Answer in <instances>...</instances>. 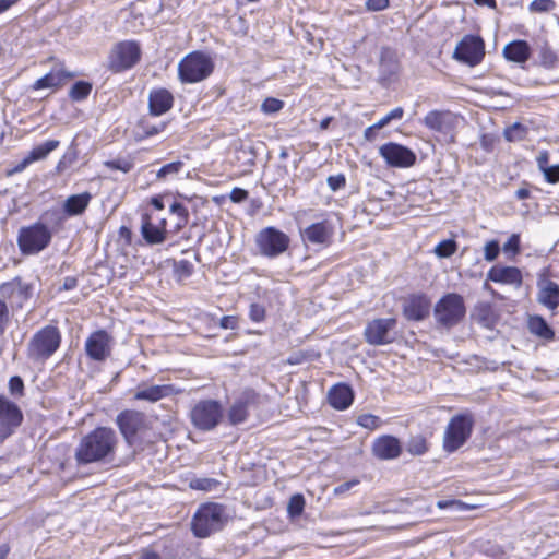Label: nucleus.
<instances>
[{
  "instance_id": "1",
  "label": "nucleus",
  "mask_w": 559,
  "mask_h": 559,
  "mask_svg": "<svg viewBox=\"0 0 559 559\" xmlns=\"http://www.w3.org/2000/svg\"><path fill=\"white\" fill-rule=\"evenodd\" d=\"M118 442L117 433L111 428H95L78 443L74 451L76 465L114 462Z\"/></svg>"
},
{
  "instance_id": "2",
  "label": "nucleus",
  "mask_w": 559,
  "mask_h": 559,
  "mask_svg": "<svg viewBox=\"0 0 559 559\" xmlns=\"http://www.w3.org/2000/svg\"><path fill=\"white\" fill-rule=\"evenodd\" d=\"M226 522L224 506L215 502L199 507L191 521V530L195 537L206 538L221 531Z\"/></svg>"
},
{
  "instance_id": "3",
  "label": "nucleus",
  "mask_w": 559,
  "mask_h": 559,
  "mask_svg": "<svg viewBox=\"0 0 559 559\" xmlns=\"http://www.w3.org/2000/svg\"><path fill=\"white\" fill-rule=\"evenodd\" d=\"M465 314L464 298L456 293L443 295L433 307V317L437 325L447 330L457 325Z\"/></svg>"
},
{
  "instance_id": "4",
  "label": "nucleus",
  "mask_w": 559,
  "mask_h": 559,
  "mask_svg": "<svg viewBox=\"0 0 559 559\" xmlns=\"http://www.w3.org/2000/svg\"><path fill=\"white\" fill-rule=\"evenodd\" d=\"M214 69L212 59L203 52L188 53L178 63V76L182 83H198L211 75Z\"/></svg>"
},
{
  "instance_id": "5",
  "label": "nucleus",
  "mask_w": 559,
  "mask_h": 559,
  "mask_svg": "<svg viewBox=\"0 0 559 559\" xmlns=\"http://www.w3.org/2000/svg\"><path fill=\"white\" fill-rule=\"evenodd\" d=\"M52 238L47 225L36 222L29 226H23L17 234V246L22 254L33 255L45 250Z\"/></svg>"
},
{
  "instance_id": "6",
  "label": "nucleus",
  "mask_w": 559,
  "mask_h": 559,
  "mask_svg": "<svg viewBox=\"0 0 559 559\" xmlns=\"http://www.w3.org/2000/svg\"><path fill=\"white\" fill-rule=\"evenodd\" d=\"M61 334L58 328L47 325L37 331L27 345V356L34 361H45L59 348Z\"/></svg>"
},
{
  "instance_id": "7",
  "label": "nucleus",
  "mask_w": 559,
  "mask_h": 559,
  "mask_svg": "<svg viewBox=\"0 0 559 559\" xmlns=\"http://www.w3.org/2000/svg\"><path fill=\"white\" fill-rule=\"evenodd\" d=\"M224 409L216 400H201L190 411L189 417L192 426L207 432L214 430L223 419Z\"/></svg>"
},
{
  "instance_id": "8",
  "label": "nucleus",
  "mask_w": 559,
  "mask_h": 559,
  "mask_svg": "<svg viewBox=\"0 0 559 559\" xmlns=\"http://www.w3.org/2000/svg\"><path fill=\"white\" fill-rule=\"evenodd\" d=\"M474 423V417L469 413L453 416L443 435V450L448 453L459 450L469 439Z\"/></svg>"
},
{
  "instance_id": "9",
  "label": "nucleus",
  "mask_w": 559,
  "mask_h": 559,
  "mask_svg": "<svg viewBox=\"0 0 559 559\" xmlns=\"http://www.w3.org/2000/svg\"><path fill=\"white\" fill-rule=\"evenodd\" d=\"M141 47L135 40H122L115 44L107 57V69L120 73L133 68L141 59Z\"/></svg>"
},
{
  "instance_id": "10",
  "label": "nucleus",
  "mask_w": 559,
  "mask_h": 559,
  "mask_svg": "<svg viewBox=\"0 0 559 559\" xmlns=\"http://www.w3.org/2000/svg\"><path fill=\"white\" fill-rule=\"evenodd\" d=\"M290 239L275 227H265L255 236V243L260 253L267 258H276L289 247Z\"/></svg>"
},
{
  "instance_id": "11",
  "label": "nucleus",
  "mask_w": 559,
  "mask_h": 559,
  "mask_svg": "<svg viewBox=\"0 0 559 559\" xmlns=\"http://www.w3.org/2000/svg\"><path fill=\"white\" fill-rule=\"evenodd\" d=\"M395 318H378L369 321L364 330L366 342L372 346H381L395 340Z\"/></svg>"
},
{
  "instance_id": "12",
  "label": "nucleus",
  "mask_w": 559,
  "mask_h": 559,
  "mask_svg": "<svg viewBox=\"0 0 559 559\" xmlns=\"http://www.w3.org/2000/svg\"><path fill=\"white\" fill-rule=\"evenodd\" d=\"M485 56V43L475 35L464 36L456 45L453 58L469 67L479 64Z\"/></svg>"
},
{
  "instance_id": "13",
  "label": "nucleus",
  "mask_w": 559,
  "mask_h": 559,
  "mask_svg": "<svg viewBox=\"0 0 559 559\" xmlns=\"http://www.w3.org/2000/svg\"><path fill=\"white\" fill-rule=\"evenodd\" d=\"M380 156L390 167L408 168L415 165L416 154L411 148L394 142H389L380 146Z\"/></svg>"
},
{
  "instance_id": "14",
  "label": "nucleus",
  "mask_w": 559,
  "mask_h": 559,
  "mask_svg": "<svg viewBox=\"0 0 559 559\" xmlns=\"http://www.w3.org/2000/svg\"><path fill=\"white\" fill-rule=\"evenodd\" d=\"M22 421L23 413L20 407L5 396L0 395V441L10 437Z\"/></svg>"
},
{
  "instance_id": "15",
  "label": "nucleus",
  "mask_w": 559,
  "mask_h": 559,
  "mask_svg": "<svg viewBox=\"0 0 559 559\" xmlns=\"http://www.w3.org/2000/svg\"><path fill=\"white\" fill-rule=\"evenodd\" d=\"M114 337L105 330L93 332L85 341V353L95 361H105L110 355Z\"/></svg>"
},
{
  "instance_id": "16",
  "label": "nucleus",
  "mask_w": 559,
  "mask_h": 559,
  "mask_svg": "<svg viewBox=\"0 0 559 559\" xmlns=\"http://www.w3.org/2000/svg\"><path fill=\"white\" fill-rule=\"evenodd\" d=\"M431 310V299L424 293L412 294L403 302V314L409 321L425 320Z\"/></svg>"
},
{
  "instance_id": "17",
  "label": "nucleus",
  "mask_w": 559,
  "mask_h": 559,
  "mask_svg": "<svg viewBox=\"0 0 559 559\" xmlns=\"http://www.w3.org/2000/svg\"><path fill=\"white\" fill-rule=\"evenodd\" d=\"M259 395L253 390H245L228 409L230 425H239L247 420L249 409L258 403Z\"/></svg>"
},
{
  "instance_id": "18",
  "label": "nucleus",
  "mask_w": 559,
  "mask_h": 559,
  "mask_svg": "<svg viewBox=\"0 0 559 559\" xmlns=\"http://www.w3.org/2000/svg\"><path fill=\"white\" fill-rule=\"evenodd\" d=\"M116 423L129 444L134 442L138 432L144 427V414L136 411H124L117 416Z\"/></svg>"
},
{
  "instance_id": "19",
  "label": "nucleus",
  "mask_w": 559,
  "mask_h": 559,
  "mask_svg": "<svg viewBox=\"0 0 559 559\" xmlns=\"http://www.w3.org/2000/svg\"><path fill=\"white\" fill-rule=\"evenodd\" d=\"M75 73L68 71L61 62L56 63L52 69L44 76L36 80L31 88L33 91L51 88L58 90L62 87L69 80L73 79Z\"/></svg>"
},
{
  "instance_id": "20",
  "label": "nucleus",
  "mask_w": 559,
  "mask_h": 559,
  "mask_svg": "<svg viewBox=\"0 0 559 559\" xmlns=\"http://www.w3.org/2000/svg\"><path fill=\"white\" fill-rule=\"evenodd\" d=\"M141 235L148 245H160L166 240V219L160 218L158 224L153 222L150 214L145 213L141 217Z\"/></svg>"
},
{
  "instance_id": "21",
  "label": "nucleus",
  "mask_w": 559,
  "mask_h": 559,
  "mask_svg": "<svg viewBox=\"0 0 559 559\" xmlns=\"http://www.w3.org/2000/svg\"><path fill=\"white\" fill-rule=\"evenodd\" d=\"M457 118L448 110H431L424 117V124L436 132L451 133L455 128Z\"/></svg>"
},
{
  "instance_id": "22",
  "label": "nucleus",
  "mask_w": 559,
  "mask_h": 559,
  "mask_svg": "<svg viewBox=\"0 0 559 559\" xmlns=\"http://www.w3.org/2000/svg\"><path fill=\"white\" fill-rule=\"evenodd\" d=\"M487 281L512 285L520 288L523 283L522 272L515 266L493 265L487 273Z\"/></svg>"
},
{
  "instance_id": "23",
  "label": "nucleus",
  "mask_w": 559,
  "mask_h": 559,
  "mask_svg": "<svg viewBox=\"0 0 559 559\" xmlns=\"http://www.w3.org/2000/svg\"><path fill=\"white\" fill-rule=\"evenodd\" d=\"M177 391L171 384H155L148 385L146 383H140L134 392L133 399L136 401H147L150 403H156L165 397L175 394Z\"/></svg>"
},
{
  "instance_id": "24",
  "label": "nucleus",
  "mask_w": 559,
  "mask_h": 559,
  "mask_svg": "<svg viewBox=\"0 0 559 559\" xmlns=\"http://www.w3.org/2000/svg\"><path fill=\"white\" fill-rule=\"evenodd\" d=\"M402 447L397 438L384 435L377 438L372 444V453L380 460H393L400 456Z\"/></svg>"
},
{
  "instance_id": "25",
  "label": "nucleus",
  "mask_w": 559,
  "mask_h": 559,
  "mask_svg": "<svg viewBox=\"0 0 559 559\" xmlns=\"http://www.w3.org/2000/svg\"><path fill=\"white\" fill-rule=\"evenodd\" d=\"M332 235L333 228L326 221L313 223L301 231L304 241L321 246H328Z\"/></svg>"
},
{
  "instance_id": "26",
  "label": "nucleus",
  "mask_w": 559,
  "mask_h": 559,
  "mask_svg": "<svg viewBox=\"0 0 559 559\" xmlns=\"http://www.w3.org/2000/svg\"><path fill=\"white\" fill-rule=\"evenodd\" d=\"M174 103L171 93L166 88L153 90L148 96L150 112L153 116H160L167 112Z\"/></svg>"
},
{
  "instance_id": "27",
  "label": "nucleus",
  "mask_w": 559,
  "mask_h": 559,
  "mask_svg": "<svg viewBox=\"0 0 559 559\" xmlns=\"http://www.w3.org/2000/svg\"><path fill=\"white\" fill-rule=\"evenodd\" d=\"M329 403L335 409H346L350 406L354 400V393L352 389L346 384L334 385L329 391Z\"/></svg>"
},
{
  "instance_id": "28",
  "label": "nucleus",
  "mask_w": 559,
  "mask_h": 559,
  "mask_svg": "<svg viewBox=\"0 0 559 559\" xmlns=\"http://www.w3.org/2000/svg\"><path fill=\"white\" fill-rule=\"evenodd\" d=\"M530 55L531 49L525 40H514L507 44L503 48L506 59L513 62L523 63L528 60Z\"/></svg>"
},
{
  "instance_id": "29",
  "label": "nucleus",
  "mask_w": 559,
  "mask_h": 559,
  "mask_svg": "<svg viewBox=\"0 0 559 559\" xmlns=\"http://www.w3.org/2000/svg\"><path fill=\"white\" fill-rule=\"evenodd\" d=\"M537 300L551 310L556 309L559 306V285L551 281L545 282L539 288Z\"/></svg>"
},
{
  "instance_id": "30",
  "label": "nucleus",
  "mask_w": 559,
  "mask_h": 559,
  "mask_svg": "<svg viewBox=\"0 0 559 559\" xmlns=\"http://www.w3.org/2000/svg\"><path fill=\"white\" fill-rule=\"evenodd\" d=\"M527 329L531 334L544 341H552L555 338V331L549 326L546 320L540 316H530L527 321Z\"/></svg>"
},
{
  "instance_id": "31",
  "label": "nucleus",
  "mask_w": 559,
  "mask_h": 559,
  "mask_svg": "<svg viewBox=\"0 0 559 559\" xmlns=\"http://www.w3.org/2000/svg\"><path fill=\"white\" fill-rule=\"evenodd\" d=\"M92 195L90 192L70 195L63 204V211L69 216L82 214L91 202Z\"/></svg>"
},
{
  "instance_id": "32",
  "label": "nucleus",
  "mask_w": 559,
  "mask_h": 559,
  "mask_svg": "<svg viewBox=\"0 0 559 559\" xmlns=\"http://www.w3.org/2000/svg\"><path fill=\"white\" fill-rule=\"evenodd\" d=\"M475 321L486 329H492L496 324V316L489 304L481 302L476 306L474 313Z\"/></svg>"
},
{
  "instance_id": "33",
  "label": "nucleus",
  "mask_w": 559,
  "mask_h": 559,
  "mask_svg": "<svg viewBox=\"0 0 559 559\" xmlns=\"http://www.w3.org/2000/svg\"><path fill=\"white\" fill-rule=\"evenodd\" d=\"M60 145L58 140H48L37 146H35L27 155L28 159L33 163L36 160L44 159L49 153L55 151Z\"/></svg>"
},
{
  "instance_id": "34",
  "label": "nucleus",
  "mask_w": 559,
  "mask_h": 559,
  "mask_svg": "<svg viewBox=\"0 0 559 559\" xmlns=\"http://www.w3.org/2000/svg\"><path fill=\"white\" fill-rule=\"evenodd\" d=\"M428 442L423 435H416L409 438L406 450L412 455H423L428 451Z\"/></svg>"
},
{
  "instance_id": "35",
  "label": "nucleus",
  "mask_w": 559,
  "mask_h": 559,
  "mask_svg": "<svg viewBox=\"0 0 559 559\" xmlns=\"http://www.w3.org/2000/svg\"><path fill=\"white\" fill-rule=\"evenodd\" d=\"M92 91V84L86 81L75 82L69 91V97L74 102L85 99Z\"/></svg>"
},
{
  "instance_id": "36",
  "label": "nucleus",
  "mask_w": 559,
  "mask_h": 559,
  "mask_svg": "<svg viewBox=\"0 0 559 559\" xmlns=\"http://www.w3.org/2000/svg\"><path fill=\"white\" fill-rule=\"evenodd\" d=\"M183 166L185 164L180 160L168 163L156 173V179L166 180L169 177H174L182 170Z\"/></svg>"
},
{
  "instance_id": "37",
  "label": "nucleus",
  "mask_w": 559,
  "mask_h": 559,
  "mask_svg": "<svg viewBox=\"0 0 559 559\" xmlns=\"http://www.w3.org/2000/svg\"><path fill=\"white\" fill-rule=\"evenodd\" d=\"M219 481L215 478L200 477L190 480V488L202 491H212L217 488Z\"/></svg>"
},
{
  "instance_id": "38",
  "label": "nucleus",
  "mask_w": 559,
  "mask_h": 559,
  "mask_svg": "<svg viewBox=\"0 0 559 559\" xmlns=\"http://www.w3.org/2000/svg\"><path fill=\"white\" fill-rule=\"evenodd\" d=\"M457 248L456 242L453 239H447L439 242L435 248V253L439 258H449L455 253Z\"/></svg>"
},
{
  "instance_id": "39",
  "label": "nucleus",
  "mask_w": 559,
  "mask_h": 559,
  "mask_svg": "<svg viewBox=\"0 0 559 559\" xmlns=\"http://www.w3.org/2000/svg\"><path fill=\"white\" fill-rule=\"evenodd\" d=\"M305 508V498L302 495H294L290 497L287 504V512L290 516H299Z\"/></svg>"
},
{
  "instance_id": "40",
  "label": "nucleus",
  "mask_w": 559,
  "mask_h": 559,
  "mask_svg": "<svg viewBox=\"0 0 559 559\" xmlns=\"http://www.w3.org/2000/svg\"><path fill=\"white\" fill-rule=\"evenodd\" d=\"M357 424L369 430L377 429L381 426L382 420L380 417L372 414H362L357 417Z\"/></svg>"
},
{
  "instance_id": "41",
  "label": "nucleus",
  "mask_w": 559,
  "mask_h": 559,
  "mask_svg": "<svg viewBox=\"0 0 559 559\" xmlns=\"http://www.w3.org/2000/svg\"><path fill=\"white\" fill-rule=\"evenodd\" d=\"M169 211H170V213L176 214L178 216V219H179L177 223L178 228H181L183 225L187 224L189 213H188L187 207L183 204H181L179 202H174L170 205Z\"/></svg>"
},
{
  "instance_id": "42",
  "label": "nucleus",
  "mask_w": 559,
  "mask_h": 559,
  "mask_svg": "<svg viewBox=\"0 0 559 559\" xmlns=\"http://www.w3.org/2000/svg\"><path fill=\"white\" fill-rule=\"evenodd\" d=\"M105 166L110 169L120 170L122 173H129L133 168L134 164L129 158H118L105 162Z\"/></svg>"
},
{
  "instance_id": "43",
  "label": "nucleus",
  "mask_w": 559,
  "mask_h": 559,
  "mask_svg": "<svg viewBox=\"0 0 559 559\" xmlns=\"http://www.w3.org/2000/svg\"><path fill=\"white\" fill-rule=\"evenodd\" d=\"M284 107V102L274 97L266 98L262 105L261 110L264 114L271 115L278 112Z\"/></svg>"
},
{
  "instance_id": "44",
  "label": "nucleus",
  "mask_w": 559,
  "mask_h": 559,
  "mask_svg": "<svg viewBox=\"0 0 559 559\" xmlns=\"http://www.w3.org/2000/svg\"><path fill=\"white\" fill-rule=\"evenodd\" d=\"M175 274L179 280L189 277L193 272V265L188 260H180L175 263Z\"/></svg>"
},
{
  "instance_id": "45",
  "label": "nucleus",
  "mask_w": 559,
  "mask_h": 559,
  "mask_svg": "<svg viewBox=\"0 0 559 559\" xmlns=\"http://www.w3.org/2000/svg\"><path fill=\"white\" fill-rule=\"evenodd\" d=\"M525 129L520 123H514L507 128L504 136L509 142L520 141L524 138Z\"/></svg>"
},
{
  "instance_id": "46",
  "label": "nucleus",
  "mask_w": 559,
  "mask_h": 559,
  "mask_svg": "<svg viewBox=\"0 0 559 559\" xmlns=\"http://www.w3.org/2000/svg\"><path fill=\"white\" fill-rule=\"evenodd\" d=\"M500 252V245L497 240L488 241L484 247V258L488 262H492L497 259Z\"/></svg>"
},
{
  "instance_id": "47",
  "label": "nucleus",
  "mask_w": 559,
  "mask_h": 559,
  "mask_svg": "<svg viewBox=\"0 0 559 559\" xmlns=\"http://www.w3.org/2000/svg\"><path fill=\"white\" fill-rule=\"evenodd\" d=\"M555 8V2L552 0H533L530 4V10L532 12L544 13L549 12Z\"/></svg>"
},
{
  "instance_id": "48",
  "label": "nucleus",
  "mask_w": 559,
  "mask_h": 559,
  "mask_svg": "<svg viewBox=\"0 0 559 559\" xmlns=\"http://www.w3.org/2000/svg\"><path fill=\"white\" fill-rule=\"evenodd\" d=\"M249 318L253 322H257V323L262 322L265 319L264 306L257 304V302L251 304L250 309H249Z\"/></svg>"
},
{
  "instance_id": "49",
  "label": "nucleus",
  "mask_w": 559,
  "mask_h": 559,
  "mask_svg": "<svg viewBox=\"0 0 559 559\" xmlns=\"http://www.w3.org/2000/svg\"><path fill=\"white\" fill-rule=\"evenodd\" d=\"M326 183L329 188L335 192L346 186V177L343 174H337L334 176H329L326 179Z\"/></svg>"
},
{
  "instance_id": "50",
  "label": "nucleus",
  "mask_w": 559,
  "mask_h": 559,
  "mask_svg": "<svg viewBox=\"0 0 559 559\" xmlns=\"http://www.w3.org/2000/svg\"><path fill=\"white\" fill-rule=\"evenodd\" d=\"M506 253L516 254L520 251V236L518 234H512L508 241L502 247Z\"/></svg>"
},
{
  "instance_id": "51",
  "label": "nucleus",
  "mask_w": 559,
  "mask_h": 559,
  "mask_svg": "<svg viewBox=\"0 0 559 559\" xmlns=\"http://www.w3.org/2000/svg\"><path fill=\"white\" fill-rule=\"evenodd\" d=\"M9 390L12 395L22 396L24 391V382L21 377H11L9 381Z\"/></svg>"
},
{
  "instance_id": "52",
  "label": "nucleus",
  "mask_w": 559,
  "mask_h": 559,
  "mask_svg": "<svg viewBox=\"0 0 559 559\" xmlns=\"http://www.w3.org/2000/svg\"><path fill=\"white\" fill-rule=\"evenodd\" d=\"M10 322L9 308L7 304L0 299V335H2Z\"/></svg>"
},
{
  "instance_id": "53",
  "label": "nucleus",
  "mask_w": 559,
  "mask_h": 559,
  "mask_svg": "<svg viewBox=\"0 0 559 559\" xmlns=\"http://www.w3.org/2000/svg\"><path fill=\"white\" fill-rule=\"evenodd\" d=\"M542 173L544 174L545 180L547 182H559V165L548 166L547 168L543 169Z\"/></svg>"
},
{
  "instance_id": "54",
  "label": "nucleus",
  "mask_w": 559,
  "mask_h": 559,
  "mask_svg": "<svg viewBox=\"0 0 559 559\" xmlns=\"http://www.w3.org/2000/svg\"><path fill=\"white\" fill-rule=\"evenodd\" d=\"M390 4L389 0H367L365 5L368 11L378 12L385 10Z\"/></svg>"
},
{
  "instance_id": "55",
  "label": "nucleus",
  "mask_w": 559,
  "mask_h": 559,
  "mask_svg": "<svg viewBox=\"0 0 559 559\" xmlns=\"http://www.w3.org/2000/svg\"><path fill=\"white\" fill-rule=\"evenodd\" d=\"M219 326L224 330H235L238 328V318L235 316H224L219 320Z\"/></svg>"
},
{
  "instance_id": "56",
  "label": "nucleus",
  "mask_w": 559,
  "mask_h": 559,
  "mask_svg": "<svg viewBox=\"0 0 559 559\" xmlns=\"http://www.w3.org/2000/svg\"><path fill=\"white\" fill-rule=\"evenodd\" d=\"M248 195L247 190L236 187L231 190L229 198L234 203H240L247 200Z\"/></svg>"
},
{
  "instance_id": "57",
  "label": "nucleus",
  "mask_w": 559,
  "mask_h": 559,
  "mask_svg": "<svg viewBox=\"0 0 559 559\" xmlns=\"http://www.w3.org/2000/svg\"><path fill=\"white\" fill-rule=\"evenodd\" d=\"M536 162H537V166L539 168V170L542 171L543 169L547 168L549 165H548V162H549V154L547 151H543L538 154L537 158H536Z\"/></svg>"
},
{
  "instance_id": "58",
  "label": "nucleus",
  "mask_w": 559,
  "mask_h": 559,
  "mask_svg": "<svg viewBox=\"0 0 559 559\" xmlns=\"http://www.w3.org/2000/svg\"><path fill=\"white\" fill-rule=\"evenodd\" d=\"M32 162L26 156L23 160H21L19 164H16L11 170L8 171V175H13L16 173L23 171Z\"/></svg>"
},
{
  "instance_id": "59",
  "label": "nucleus",
  "mask_w": 559,
  "mask_h": 559,
  "mask_svg": "<svg viewBox=\"0 0 559 559\" xmlns=\"http://www.w3.org/2000/svg\"><path fill=\"white\" fill-rule=\"evenodd\" d=\"M78 286V280L73 276H67L63 280L62 286L60 289L62 290H71Z\"/></svg>"
},
{
  "instance_id": "60",
  "label": "nucleus",
  "mask_w": 559,
  "mask_h": 559,
  "mask_svg": "<svg viewBox=\"0 0 559 559\" xmlns=\"http://www.w3.org/2000/svg\"><path fill=\"white\" fill-rule=\"evenodd\" d=\"M357 484H358V480H350V481L343 483L334 489V492L343 493V492L349 490L353 486H355Z\"/></svg>"
},
{
  "instance_id": "61",
  "label": "nucleus",
  "mask_w": 559,
  "mask_h": 559,
  "mask_svg": "<svg viewBox=\"0 0 559 559\" xmlns=\"http://www.w3.org/2000/svg\"><path fill=\"white\" fill-rule=\"evenodd\" d=\"M138 559H163L157 552L151 549H143Z\"/></svg>"
},
{
  "instance_id": "62",
  "label": "nucleus",
  "mask_w": 559,
  "mask_h": 559,
  "mask_svg": "<svg viewBox=\"0 0 559 559\" xmlns=\"http://www.w3.org/2000/svg\"><path fill=\"white\" fill-rule=\"evenodd\" d=\"M391 120H400L403 118L404 110L402 107H396L386 114Z\"/></svg>"
},
{
  "instance_id": "63",
  "label": "nucleus",
  "mask_w": 559,
  "mask_h": 559,
  "mask_svg": "<svg viewBox=\"0 0 559 559\" xmlns=\"http://www.w3.org/2000/svg\"><path fill=\"white\" fill-rule=\"evenodd\" d=\"M379 129L372 124L370 127H368L365 132H364V136L367 141H373L374 138H376V133Z\"/></svg>"
},
{
  "instance_id": "64",
  "label": "nucleus",
  "mask_w": 559,
  "mask_h": 559,
  "mask_svg": "<svg viewBox=\"0 0 559 559\" xmlns=\"http://www.w3.org/2000/svg\"><path fill=\"white\" fill-rule=\"evenodd\" d=\"M20 0H0V14L8 11L11 7L17 3Z\"/></svg>"
}]
</instances>
